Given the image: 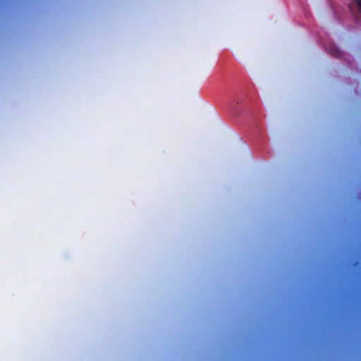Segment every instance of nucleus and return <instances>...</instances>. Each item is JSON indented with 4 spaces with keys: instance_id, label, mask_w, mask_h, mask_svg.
Returning a JSON list of instances; mask_svg holds the SVG:
<instances>
[{
    "instance_id": "2",
    "label": "nucleus",
    "mask_w": 361,
    "mask_h": 361,
    "mask_svg": "<svg viewBox=\"0 0 361 361\" xmlns=\"http://www.w3.org/2000/svg\"><path fill=\"white\" fill-rule=\"evenodd\" d=\"M356 4L359 9L360 13H361V0H357Z\"/></svg>"
},
{
    "instance_id": "1",
    "label": "nucleus",
    "mask_w": 361,
    "mask_h": 361,
    "mask_svg": "<svg viewBox=\"0 0 361 361\" xmlns=\"http://www.w3.org/2000/svg\"><path fill=\"white\" fill-rule=\"evenodd\" d=\"M330 53L332 56L336 58H339L341 56V51L336 47H332L330 50Z\"/></svg>"
}]
</instances>
